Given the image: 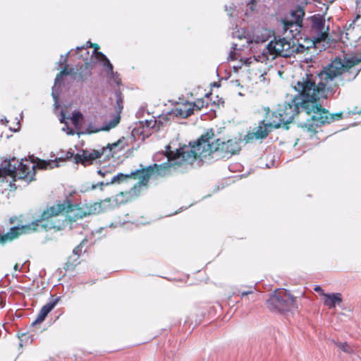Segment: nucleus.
Returning <instances> with one entry per match:
<instances>
[{"label": "nucleus", "mask_w": 361, "mask_h": 361, "mask_svg": "<svg viewBox=\"0 0 361 361\" xmlns=\"http://www.w3.org/2000/svg\"><path fill=\"white\" fill-rule=\"evenodd\" d=\"M360 62L361 59L356 56L337 57L319 73L307 74L305 78H303L294 85L298 94L279 104L273 112L272 119L279 122L281 127L291 123L302 109L310 118L300 123V126L304 130L314 134L319 126L341 118V114H329L318 104V101L331 97L340 85L355 79L361 71Z\"/></svg>", "instance_id": "f257e3e1"}, {"label": "nucleus", "mask_w": 361, "mask_h": 361, "mask_svg": "<svg viewBox=\"0 0 361 361\" xmlns=\"http://www.w3.org/2000/svg\"><path fill=\"white\" fill-rule=\"evenodd\" d=\"M214 136L211 130L202 135L195 145L180 148L175 154L170 152L173 169L183 165H191L197 159L200 161H209L229 158L240 152V139H230L226 142L216 139L213 142Z\"/></svg>", "instance_id": "f03ea898"}, {"label": "nucleus", "mask_w": 361, "mask_h": 361, "mask_svg": "<svg viewBox=\"0 0 361 361\" xmlns=\"http://www.w3.org/2000/svg\"><path fill=\"white\" fill-rule=\"evenodd\" d=\"M88 214L82 208L71 204L68 200H66L62 204H58L44 211L42 215V219L31 224L13 227L6 233L0 234V244L5 245L11 242L23 233L36 231L39 226L46 230L51 228L61 230L68 222L76 221Z\"/></svg>", "instance_id": "7ed1b4c3"}, {"label": "nucleus", "mask_w": 361, "mask_h": 361, "mask_svg": "<svg viewBox=\"0 0 361 361\" xmlns=\"http://www.w3.org/2000/svg\"><path fill=\"white\" fill-rule=\"evenodd\" d=\"M167 154H165L167 159V161L164 162L161 164H154L153 166H149L148 168L143 169L142 171H136L134 173H131L130 175L118 173L116 176H114L111 178L110 181L107 182H100L99 185H109L110 184L114 183H120L125 180L129 178L131 176H133L134 178H139L140 180L134 185L133 188H131L130 192L133 193L135 195H137L140 188L142 186L147 185L149 179L152 176H164L167 175L171 171V169H173V166H172L171 162V154L167 152Z\"/></svg>", "instance_id": "20e7f679"}, {"label": "nucleus", "mask_w": 361, "mask_h": 361, "mask_svg": "<svg viewBox=\"0 0 361 361\" xmlns=\"http://www.w3.org/2000/svg\"><path fill=\"white\" fill-rule=\"evenodd\" d=\"M294 54V41L287 39L286 37H274L267 45L261 54L255 55L252 57L247 58L245 63L250 66L254 63L260 62L267 64L272 61L277 56L290 57Z\"/></svg>", "instance_id": "39448f33"}, {"label": "nucleus", "mask_w": 361, "mask_h": 361, "mask_svg": "<svg viewBox=\"0 0 361 361\" xmlns=\"http://www.w3.org/2000/svg\"><path fill=\"white\" fill-rule=\"evenodd\" d=\"M35 165L27 160H22L18 162L15 158L11 160H4L0 166L1 176H11L16 180L18 179H26L31 181L35 175L34 170Z\"/></svg>", "instance_id": "423d86ee"}, {"label": "nucleus", "mask_w": 361, "mask_h": 361, "mask_svg": "<svg viewBox=\"0 0 361 361\" xmlns=\"http://www.w3.org/2000/svg\"><path fill=\"white\" fill-rule=\"evenodd\" d=\"M267 306L276 312L292 311L297 307L295 298L285 289L276 290L267 300Z\"/></svg>", "instance_id": "0eeeda50"}, {"label": "nucleus", "mask_w": 361, "mask_h": 361, "mask_svg": "<svg viewBox=\"0 0 361 361\" xmlns=\"http://www.w3.org/2000/svg\"><path fill=\"white\" fill-rule=\"evenodd\" d=\"M310 36L314 44L326 41L329 37V26L326 25L325 19L321 16L311 18Z\"/></svg>", "instance_id": "6e6552de"}, {"label": "nucleus", "mask_w": 361, "mask_h": 361, "mask_svg": "<svg viewBox=\"0 0 361 361\" xmlns=\"http://www.w3.org/2000/svg\"><path fill=\"white\" fill-rule=\"evenodd\" d=\"M280 128V123L272 119L271 121L266 122L264 120L259 122V126L255 128L252 131L248 132L245 137L246 142L255 140H262L268 136L273 128Z\"/></svg>", "instance_id": "1a4fd4ad"}, {"label": "nucleus", "mask_w": 361, "mask_h": 361, "mask_svg": "<svg viewBox=\"0 0 361 361\" xmlns=\"http://www.w3.org/2000/svg\"><path fill=\"white\" fill-rule=\"evenodd\" d=\"M305 11L301 7H298L290 13V19H286L283 21V30L285 34L289 32L293 37L300 33L302 25V20Z\"/></svg>", "instance_id": "9d476101"}, {"label": "nucleus", "mask_w": 361, "mask_h": 361, "mask_svg": "<svg viewBox=\"0 0 361 361\" xmlns=\"http://www.w3.org/2000/svg\"><path fill=\"white\" fill-rule=\"evenodd\" d=\"M116 106H115V110H116V112L118 114V115L116 116L113 119H111L107 125H105V126H102V128L96 129L94 130H92V132L97 133L100 130H109L110 129L116 127L118 125V123L120 121V118H121L119 114L123 108V99L121 96V93L120 92H116Z\"/></svg>", "instance_id": "9b49d317"}, {"label": "nucleus", "mask_w": 361, "mask_h": 361, "mask_svg": "<svg viewBox=\"0 0 361 361\" xmlns=\"http://www.w3.org/2000/svg\"><path fill=\"white\" fill-rule=\"evenodd\" d=\"M102 153L97 150L92 152L83 151L82 154H77L74 157L75 163H81L84 166L90 165L96 159L100 158Z\"/></svg>", "instance_id": "f8f14e48"}, {"label": "nucleus", "mask_w": 361, "mask_h": 361, "mask_svg": "<svg viewBox=\"0 0 361 361\" xmlns=\"http://www.w3.org/2000/svg\"><path fill=\"white\" fill-rule=\"evenodd\" d=\"M203 106L202 101H197L195 103H190L185 105H183L180 107L176 108L175 114L176 116H179L180 117L186 118L190 116L194 111V108L196 107L197 109H200Z\"/></svg>", "instance_id": "ddd939ff"}, {"label": "nucleus", "mask_w": 361, "mask_h": 361, "mask_svg": "<svg viewBox=\"0 0 361 361\" xmlns=\"http://www.w3.org/2000/svg\"><path fill=\"white\" fill-rule=\"evenodd\" d=\"M322 295L324 297V305L329 309L334 308L336 304L339 305L342 302L341 293L326 294L322 293Z\"/></svg>", "instance_id": "4468645a"}, {"label": "nucleus", "mask_w": 361, "mask_h": 361, "mask_svg": "<svg viewBox=\"0 0 361 361\" xmlns=\"http://www.w3.org/2000/svg\"><path fill=\"white\" fill-rule=\"evenodd\" d=\"M71 70L69 71L66 67H65L56 75V79H55L54 86L53 87V89H52V96H53V98H54L55 102H57L58 97H59V94L56 93L55 90H54L55 87L62 81L63 76L69 75L71 73Z\"/></svg>", "instance_id": "2eb2a0df"}, {"label": "nucleus", "mask_w": 361, "mask_h": 361, "mask_svg": "<svg viewBox=\"0 0 361 361\" xmlns=\"http://www.w3.org/2000/svg\"><path fill=\"white\" fill-rule=\"evenodd\" d=\"M95 57L98 61H103V66L106 68V71L113 73V66L107 57L102 52H96Z\"/></svg>", "instance_id": "dca6fc26"}, {"label": "nucleus", "mask_w": 361, "mask_h": 361, "mask_svg": "<svg viewBox=\"0 0 361 361\" xmlns=\"http://www.w3.org/2000/svg\"><path fill=\"white\" fill-rule=\"evenodd\" d=\"M36 166L40 169H51L58 167L56 160H40L39 159Z\"/></svg>", "instance_id": "f3484780"}, {"label": "nucleus", "mask_w": 361, "mask_h": 361, "mask_svg": "<svg viewBox=\"0 0 361 361\" xmlns=\"http://www.w3.org/2000/svg\"><path fill=\"white\" fill-rule=\"evenodd\" d=\"M59 300V298H58L47 303L41 308L40 312L47 317V314L55 307Z\"/></svg>", "instance_id": "a211bd4d"}, {"label": "nucleus", "mask_w": 361, "mask_h": 361, "mask_svg": "<svg viewBox=\"0 0 361 361\" xmlns=\"http://www.w3.org/2000/svg\"><path fill=\"white\" fill-rule=\"evenodd\" d=\"M59 300V298H58L47 303L41 308L40 312L47 317V314L55 307Z\"/></svg>", "instance_id": "6ab92c4d"}, {"label": "nucleus", "mask_w": 361, "mask_h": 361, "mask_svg": "<svg viewBox=\"0 0 361 361\" xmlns=\"http://www.w3.org/2000/svg\"><path fill=\"white\" fill-rule=\"evenodd\" d=\"M238 295L241 298V299L246 300H255L256 294L254 293L252 288L246 291H239Z\"/></svg>", "instance_id": "aec40b11"}, {"label": "nucleus", "mask_w": 361, "mask_h": 361, "mask_svg": "<svg viewBox=\"0 0 361 361\" xmlns=\"http://www.w3.org/2000/svg\"><path fill=\"white\" fill-rule=\"evenodd\" d=\"M83 118L82 114L80 111H75L73 113L72 116L71 118L72 123L78 127L81 124V121Z\"/></svg>", "instance_id": "412c9836"}, {"label": "nucleus", "mask_w": 361, "mask_h": 361, "mask_svg": "<svg viewBox=\"0 0 361 361\" xmlns=\"http://www.w3.org/2000/svg\"><path fill=\"white\" fill-rule=\"evenodd\" d=\"M108 78L113 81L116 85H119L121 82V78H119V75L117 73H114L113 71V73L106 72Z\"/></svg>", "instance_id": "4be33fe9"}, {"label": "nucleus", "mask_w": 361, "mask_h": 361, "mask_svg": "<svg viewBox=\"0 0 361 361\" xmlns=\"http://www.w3.org/2000/svg\"><path fill=\"white\" fill-rule=\"evenodd\" d=\"M337 345L345 353H351L353 351L351 347L347 343H338Z\"/></svg>", "instance_id": "5701e85b"}, {"label": "nucleus", "mask_w": 361, "mask_h": 361, "mask_svg": "<svg viewBox=\"0 0 361 361\" xmlns=\"http://www.w3.org/2000/svg\"><path fill=\"white\" fill-rule=\"evenodd\" d=\"M46 317H47L39 311L36 319L32 322V325H36L37 324L42 323L45 319Z\"/></svg>", "instance_id": "b1692460"}, {"label": "nucleus", "mask_w": 361, "mask_h": 361, "mask_svg": "<svg viewBox=\"0 0 361 361\" xmlns=\"http://www.w3.org/2000/svg\"><path fill=\"white\" fill-rule=\"evenodd\" d=\"M86 240H83L81 243L77 246L73 251V255L74 256H79L80 252H82V247L85 243Z\"/></svg>", "instance_id": "393cba45"}, {"label": "nucleus", "mask_w": 361, "mask_h": 361, "mask_svg": "<svg viewBox=\"0 0 361 361\" xmlns=\"http://www.w3.org/2000/svg\"><path fill=\"white\" fill-rule=\"evenodd\" d=\"M265 41H266L265 38L259 37V36H257V37H253V38L250 39L248 42H250L251 43L255 42L256 44H259V43H262Z\"/></svg>", "instance_id": "a878e982"}, {"label": "nucleus", "mask_w": 361, "mask_h": 361, "mask_svg": "<svg viewBox=\"0 0 361 361\" xmlns=\"http://www.w3.org/2000/svg\"><path fill=\"white\" fill-rule=\"evenodd\" d=\"M305 49L306 48L304 45H295L294 44V53H302Z\"/></svg>", "instance_id": "bb28decb"}, {"label": "nucleus", "mask_w": 361, "mask_h": 361, "mask_svg": "<svg viewBox=\"0 0 361 361\" xmlns=\"http://www.w3.org/2000/svg\"><path fill=\"white\" fill-rule=\"evenodd\" d=\"M156 122V120L151 119L149 121H146V125L149 128H153L155 126Z\"/></svg>", "instance_id": "cd10ccee"}, {"label": "nucleus", "mask_w": 361, "mask_h": 361, "mask_svg": "<svg viewBox=\"0 0 361 361\" xmlns=\"http://www.w3.org/2000/svg\"><path fill=\"white\" fill-rule=\"evenodd\" d=\"M62 130L63 131H66L67 134H68V135L74 134V130L72 128H69V127L68 126H66V127H63Z\"/></svg>", "instance_id": "c85d7f7f"}, {"label": "nucleus", "mask_w": 361, "mask_h": 361, "mask_svg": "<svg viewBox=\"0 0 361 361\" xmlns=\"http://www.w3.org/2000/svg\"><path fill=\"white\" fill-rule=\"evenodd\" d=\"M256 2V0H250V1L247 4V7L251 10L253 11L254 8V4Z\"/></svg>", "instance_id": "c756f323"}, {"label": "nucleus", "mask_w": 361, "mask_h": 361, "mask_svg": "<svg viewBox=\"0 0 361 361\" xmlns=\"http://www.w3.org/2000/svg\"><path fill=\"white\" fill-rule=\"evenodd\" d=\"M235 54V53L234 52V51H231V52L229 53L228 59L231 61L236 59Z\"/></svg>", "instance_id": "7c9ffc66"}, {"label": "nucleus", "mask_w": 361, "mask_h": 361, "mask_svg": "<svg viewBox=\"0 0 361 361\" xmlns=\"http://www.w3.org/2000/svg\"><path fill=\"white\" fill-rule=\"evenodd\" d=\"M68 54H67L65 56H61V60H60V63H61V64H64V63H66V61H67Z\"/></svg>", "instance_id": "2f4dec72"}, {"label": "nucleus", "mask_w": 361, "mask_h": 361, "mask_svg": "<svg viewBox=\"0 0 361 361\" xmlns=\"http://www.w3.org/2000/svg\"><path fill=\"white\" fill-rule=\"evenodd\" d=\"M314 290L316 292L321 293L322 295V293H324V291H323L322 288L320 286H316V287L314 288Z\"/></svg>", "instance_id": "473e14b6"}, {"label": "nucleus", "mask_w": 361, "mask_h": 361, "mask_svg": "<svg viewBox=\"0 0 361 361\" xmlns=\"http://www.w3.org/2000/svg\"><path fill=\"white\" fill-rule=\"evenodd\" d=\"M91 47L94 48V54H96V52H99L98 49H99V47L98 44H91Z\"/></svg>", "instance_id": "72a5a7b5"}, {"label": "nucleus", "mask_w": 361, "mask_h": 361, "mask_svg": "<svg viewBox=\"0 0 361 361\" xmlns=\"http://www.w3.org/2000/svg\"><path fill=\"white\" fill-rule=\"evenodd\" d=\"M107 173L106 171L99 170L98 171V173L100 174L102 176H104L106 173Z\"/></svg>", "instance_id": "f704fd0d"}, {"label": "nucleus", "mask_w": 361, "mask_h": 361, "mask_svg": "<svg viewBox=\"0 0 361 361\" xmlns=\"http://www.w3.org/2000/svg\"><path fill=\"white\" fill-rule=\"evenodd\" d=\"M14 269L16 271H20V268L19 267L18 264H16L15 266H14Z\"/></svg>", "instance_id": "c9c22d12"}, {"label": "nucleus", "mask_w": 361, "mask_h": 361, "mask_svg": "<svg viewBox=\"0 0 361 361\" xmlns=\"http://www.w3.org/2000/svg\"><path fill=\"white\" fill-rule=\"evenodd\" d=\"M236 47H237V44H233L231 48H232L233 50H235V49H236Z\"/></svg>", "instance_id": "e433bc0d"}, {"label": "nucleus", "mask_w": 361, "mask_h": 361, "mask_svg": "<svg viewBox=\"0 0 361 361\" xmlns=\"http://www.w3.org/2000/svg\"><path fill=\"white\" fill-rule=\"evenodd\" d=\"M84 49V47H77V50H78V51L81 50V49Z\"/></svg>", "instance_id": "4c0bfd02"}, {"label": "nucleus", "mask_w": 361, "mask_h": 361, "mask_svg": "<svg viewBox=\"0 0 361 361\" xmlns=\"http://www.w3.org/2000/svg\"><path fill=\"white\" fill-rule=\"evenodd\" d=\"M61 122L63 123V118H61Z\"/></svg>", "instance_id": "58836bf2"}, {"label": "nucleus", "mask_w": 361, "mask_h": 361, "mask_svg": "<svg viewBox=\"0 0 361 361\" xmlns=\"http://www.w3.org/2000/svg\"><path fill=\"white\" fill-rule=\"evenodd\" d=\"M87 44H92L91 42H87ZM90 46L91 47V45H90Z\"/></svg>", "instance_id": "ea45409f"}, {"label": "nucleus", "mask_w": 361, "mask_h": 361, "mask_svg": "<svg viewBox=\"0 0 361 361\" xmlns=\"http://www.w3.org/2000/svg\"><path fill=\"white\" fill-rule=\"evenodd\" d=\"M87 44H92L91 42H87ZM90 46L91 47V45H90Z\"/></svg>", "instance_id": "a19ab883"}]
</instances>
